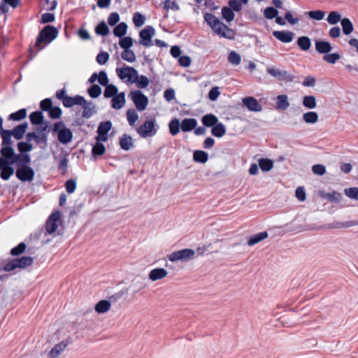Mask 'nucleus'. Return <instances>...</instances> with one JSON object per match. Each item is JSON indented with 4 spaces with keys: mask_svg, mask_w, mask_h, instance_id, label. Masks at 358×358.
<instances>
[{
    "mask_svg": "<svg viewBox=\"0 0 358 358\" xmlns=\"http://www.w3.org/2000/svg\"><path fill=\"white\" fill-rule=\"evenodd\" d=\"M127 25L124 22L120 23L115 27L113 33L116 36L121 37L126 34Z\"/></svg>",
    "mask_w": 358,
    "mask_h": 358,
    "instance_id": "c03bdc74",
    "label": "nucleus"
},
{
    "mask_svg": "<svg viewBox=\"0 0 358 358\" xmlns=\"http://www.w3.org/2000/svg\"><path fill=\"white\" fill-rule=\"evenodd\" d=\"M341 55L338 53L326 54L323 57L324 61L329 64H335L338 59H341Z\"/></svg>",
    "mask_w": 358,
    "mask_h": 358,
    "instance_id": "de8ad7c7",
    "label": "nucleus"
},
{
    "mask_svg": "<svg viewBox=\"0 0 358 358\" xmlns=\"http://www.w3.org/2000/svg\"><path fill=\"white\" fill-rule=\"evenodd\" d=\"M95 31L97 34L101 36H106L109 32L108 27L105 22L99 23L96 27Z\"/></svg>",
    "mask_w": 358,
    "mask_h": 358,
    "instance_id": "09e8293b",
    "label": "nucleus"
},
{
    "mask_svg": "<svg viewBox=\"0 0 358 358\" xmlns=\"http://www.w3.org/2000/svg\"><path fill=\"white\" fill-rule=\"evenodd\" d=\"M273 35L276 38L284 43H289L293 39V34L289 31H274L273 32Z\"/></svg>",
    "mask_w": 358,
    "mask_h": 358,
    "instance_id": "4be33fe9",
    "label": "nucleus"
},
{
    "mask_svg": "<svg viewBox=\"0 0 358 358\" xmlns=\"http://www.w3.org/2000/svg\"><path fill=\"white\" fill-rule=\"evenodd\" d=\"M302 104L307 109H309V110L314 109L317 106L316 99L313 95L305 96L303 97Z\"/></svg>",
    "mask_w": 358,
    "mask_h": 358,
    "instance_id": "cd10ccee",
    "label": "nucleus"
},
{
    "mask_svg": "<svg viewBox=\"0 0 358 358\" xmlns=\"http://www.w3.org/2000/svg\"><path fill=\"white\" fill-rule=\"evenodd\" d=\"M204 20L216 34L229 39L234 38V31L222 23L214 15L211 13H206L204 15Z\"/></svg>",
    "mask_w": 358,
    "mask_h": 358,
    "instance_id": "f257e3e1",
    "label": "nucleus"
},
{
    "mask_svg": "<svg viewBox=\"0 0 358 358\" xmlns=\"http://www.w3.org/2000/svg\"><path fill=\"white\" fill-rule=\"evenodd\" d=\"M120 147L125 150H128L132 146V138L131 136L124 134L120 140Z\"/></svg>",
    "mask_w": 358,
    "mask_h": 358,
    "instance_id": "4c0bfd02",
    "label": "nucleus"
},
{
    "mask_svg": "<svg viewBox=\"0 0 358 358\" xmlns=\"http://www.w3.org/2000/svg\"><path fill=\"white\" fill-rule=\"evenodd\" d=\"M61 114V109L58 107H51L49 110V115L52 119L59 118Z\"/></svg>",
    "mask_w": 358,
    "mask_h": 358,
    "instance_id": "774afa93",
    "label": "nucleus"
},
{
    "mask_svg": "<svg viewBox=\"0 0 358 358\" xmlns=\"http://www.w3.org/2000/svg\"><path fill=\"white\" fill-rule=\"evenodd\" d=\"M259 165L263 171H268L273 167V162L269 159H260L259 160Z\"/></svg>",
    "mask_w": 358,
    "mask_h": 358,
    "instance_id": "58836bf2",
    "label": "nucleus"
},
{
    "mask_svg": "<svg viewBox=\"0 0 358 358\" xmlns=\"http://www.w3.org/2000/svg\"><path fill=\"white\" fill-rule=\"evenodd\" d=\"M204 20L216 34L229 39L234 38V31L222 23L214 15L211 13H206L204 15Z\"/></svg>",
    "mask_w": 358,
    "mask_h": 358,
    "instance_id": "f03ea898",
    "label": "nucleus"
},
{
    "mask_svg": "<svg viewBox=\"0 0 358 358\" xmlns=\"http://www.w3.org/2000/svg\"><path fill=\"white\" fill-rule=\"evenodd\" d=\"M1 157H0V168L5 164H14L20 158L19 155H16L14 149L12 147H1Z\"/></svg>",
    "mask_w": 358,
    "mask_h": 358,
    "instance_id": "39448f33",
    "label": "nucleus"
},
{
    "mask_svg": "<svg viewBox=\"0 0 358 358\" xmlns=\"http://www.w3.org/2000/svg\"><path fill=\"white\" fill-rule=\"evenodd\" d=\"M111 302L108 300H101L94 306L95 311L99 314H105L111 308Z\"/></svg>",
    "mask_w": 358,
    "mask_h": 358,
    "instance_id": "aec40b11",
    "label": "nucleus"
},
{
    "mask_svg": "<svg viewBox=\"0 0 358 358\" xmlns=\"http://www.w3.org/2000/svg\"><path fill=\"white\" fill-rule=\"evenodd\" d=\"M267 72L273 77L280 80L290 82L293 80L294 76L286 71L280 70L274 67L267 68Z\"/></svg>",
    "mask_w": 358,
    "mask_h": 358,
    "instance_id": "4468645a",
    "label": "nucleus"
},
{
    "mask_svg": "<svg viewBox=\"0 0 358 358\" xmlns=\"http://www.w3.org/2000/svg\"><path fill=\"white\" fill-rule=\"evenodd\" d=\"M315 49L320 54H327L331 51V45L325 41H316Z\"/></svg>",
    "mask_w": 358,
    "mask_h": 358,
    "instance_id": "412c9836",
    "label": "nucleus"
},
{
    "mask_svg": "<svg viewBox=\"0 0 358 358\" xmlns=\"http://www.w3.org/2000/svg\"><path fill=\"white\" fill-rule=\"evenodd\" d=\"M307 14L310 18L316 20H322L325 15V13L322 10H312L308 12Z\"/></svg>",
    "mask_w": 358,
    "mask_h": 358,
    "instance_id": "4d7b16f0",
    "label": "nucleus"
},
{
    "mask_svg": "<svg viewBox=\"0 0 358 358\" xmlns=\"http://www.w3.org/2000/svg\"><path fill=\"white\" fill-rule=\"evenodd\" d=\"M222 17L227 22H231L234 18V13L232 10L228 7H224L222 9Z\"/></svg>",
    "mask_w": 358,
    "mask_h": 358,
    "instance_id": "8fccbe9b",
    "label": "nucleus"
},
{
    "mask_svg": "<svg viewBox=\"0 0 358 358\" xmlns=\"http://www.w3.org/2000/svg\"><path fill=\"white\" fill-rule=\"evenodd\" d=\"M26 245L24 243H20L17 247L13 248L10 251L12 255L17 256L24 252Z\"/></svg>",
    "mask_w": 358,
    "mask_h": 358,
    "instance_id": "0e129e2a",
    "label": "nucleus"
},
{
    "mask_svg": "<svg viewBox=\"0 0 358 358\" xmlns=\"http://www.w3.org/2000/svg\"><path fill=\"white\" fill-rule=\"evenodd\" d=\"M196 252L192 249H182L172 252L168 256L169 261L175 262L177 261L187 262L195 258Z\"/></svg>",
    "mask_w": 358,
    "mask_h": 358,
    "instance_id": "20e7f679",
    "label": "nucleus"
},
{
    "mask_svg": "<svg viewBox=\"0 0 358 358\" xmlns=\"http://www.w3.org/2000/svg\"><path fill=\"white\" fill-rule=\"evenodd\" d=\"M112 107L115 109H120L125 103V94L124 92L119 93L112 99Z\"/></svg>",
    "mask_w": 358,
    "mask_h": 358,
    "instance_id": "5701e85b",
    "label": "nucleus"
},
{
    "mask_svg": "<svg viewBox=\"0 0 358 358\" xmlns=\"http://www.w3.org/2000/svg\"><path fill=\"white\" fill-rule=\"evenodd\" d=\"M197 124V122L194 118H185L180 123V128L182 131L187 132L194 129Z\"/></svg>",
    "mask_w": 358,
    "mask_h": 358,
    "instance_id": "b1692460",
    "label": "nucleus"
},
{
    "mask_svg": "<svg viewBox=\"0 0 358 358\" xmlns=\"http://www.w3.org/2000/svg\"><path fill=\"white\" fill-rule=\"evenodd\" d=\"M297 45L304 51H307L311 46V41L308 36H300L297 39Z\"/></svg>",
    "mask_w": 358,
    "mask_h": 358,
    "instance_id": "c756f323",
    "label": "nucleus"
},
{
    "mask_svg": "<svg viewBox=\"0 0 358 358\" xmlns=\"http://www.w3.org/2000/svg\"><path fill=\"white\" fill-rule=\"evenodd\" d=\"M290 106L288 96L286 94L278 95L276 98L275 108L278 110H285Z\"/></svg>",
    "mask_w": 358,
    "mask_h": 358,
    "instance_id": "6ab92c4d",
    "label": "nucleus"
},
{
    "mask_svg": "<svg viewBox=\"0 0 358 358\" xmlns=\"http://www.w3.org/2000/svg\"><path fill=\"white\" fill-rule=\"evenodd\" d=\"M122 57L124 60L129 62H133L136 60V55L131 50H124L122 53Z\"/></svg>",
    "mask_w": 358,
    "mask_h": 358,
    "instance_id": "3c124183",
    "label": "nucleus"
},
{
    "mask_svg": "<svg viewBox=\"0 0 358 358\" xmlns=\"http://www.w3.org/2000/svg\"><path fill=\"white\" fill-rule=\"evenodd\" d=\"M43 115L41 112H34L30 115V120L33 124H40L43 122Z\"/></svg>",
    "mask_w": 358,
    "mask_h": 358,
    "instance_id": "603ef678",
    "label": "nucleus"
},
{
    "mask_svg": "<svg viewBox=\"0 0 358 358\" xmlns=\"http://www.w3.org/2000/svg\"><path fill=\"white\" fill-rule=\"evenodd\" d=\"M145 17L139 13H135L133 16V21L134 24L139 27L145 23Z\"/></svg>",
    "mask_w": 358,
    "mask_h": 358,
    "instance_id": "680f3d73",
    "label": "nucleus"
},
{
    "mask_svg": "<svg viewBox=\"0 0 358 358\" xmlns=\"http://www.w3.org/2000/svg\"><path fill=\"white\" fill-rule=\"evenodd\" d=\"M12 165L13 164H5V165L1 166L0 171H1V178L2 179L7 180L14 173V169L12 168Z\"/></svg>",
    "mask_w": 358,
    "mask_h": 358,
    "instance_id": "c85d7f7f",
    "label": "nucleus"
},
{
    "mask_svg": "<svg viewBox=\"0 0 358 358\" xmlns=\"http://www.w3.org/2000/svg\"><path fill=\"white\" fill-rule=\"evenodd\" d=\"M248 0H230L229 2V5L236 11H239L242 8V4H247Z\"/></svg>",
    "mask_w": 358,
    "mask_h": 358,
    "instance_id": "79ce46f5",
    "label": "nucleus"
},
{
    "mask_svg": "<svg viewBox=\"0 0 358 358\" xmlns=\"http://www.w3.org/2000/svg\"><path fill=\"white\" fill-rule=\"evenodd\" d=\"M243 103L248 109L253 112H260L262 110V106L257 100L252 96H248L243 99Z\"/></svg>",
    "mask_w": 358,
    "mask_h": 358,
    "instance_id": "f3484780",
    "label": "nucleus"
},
{
    "mask_svg": "<svg viewBox=\"0 0 358 358\" xmlns=\"http://www.w3.org/2000/svg\"><path fill=\"white\" fill-rule=\"evenodd\" d=\"M13 260L16 268H25L33 264V258L31 257H22Z\"/></svg>",
    "mask_w": 358,
    "mask_h": 358,
    "instance_id": "393cba45",
    "label": "nucleus"
},
{
    "mask_svg": "<svg viewBox=\"0 0 358 358\" xmlns=\"http://www.w3.org/2000/svg\"><path fill=\"white\" fill-rule=\"evenodd\" d=\"M201 121L202 123L206 127H213L217 123L218 119L215 115L213 114H208L204 115L202 117Z\"/></svg>",
    "mask_w": 358,
    "mask_h": 358,
    "instance_id": "473e14b6",
    "label": "nucleus"
},
{
    "mask_svg": "<svg viewBox=\"0 0 358 358\" xmlns=\"http://www.w3.org/2000/svg\"><path fill=\"white\" fill-rule=\"evenodd\" d=\"M27 115L26 109H20L18 111L11 113L9 116L10 120H20L24 119Z\"/></svg>",
    "mask_w": 358,
    "mask_h": 358,
    "instance_id": "5fc2aeb1",
    "label": "nucleus"
},
{
    "mask_svg": "<svg viewBox=\"0 0 358 358\" xmlns=\"http://www.w3.org/2000/svg\"><path fill=\"white\" fill-rule=\"evenodd\" d=\"M313 173L319 176H323L326 173V168L322 164H315L312 167Z\"/></svg>",
    "mask_w": 358,
    "mask_h": 358,
    "instance_id": "69168bd1",
    "label": "nucleus"
},
{
    "mask_svg": "<svg viewBox=\"0 0 358 358\" xmlns=\"http://www.w3.org/2000/svg\"><path fill=\"white\" fill-rule=\"evenodd\" d=\"M57 30L55 27L50 26L45 27L38 37L36 46L39 47L40 50H41L43 47H41V44L43 42L53 41L57 37Z\"/></svg>",
    "mask_w": 358,
    "mask_h": 358,
    "instance_id": "0eeeda50",
    "label": "nucleus"
},
{
    "mask_svg": "<svg viewBox=\"0 0 358 358\" xmlns=\"http://www.w3.org/2000/svg\"><path fill=\"white\" fill-rule=\"evenodd\" d=\"M17 178L22 182H31L34 177V171L27 165L20 166L16 171Z\"/></svg>",
    "mask_w": 358,
    "mask_h": 358,
    "instance_id": "9b49d317",
    "label": "nucleus"
},
{
    "mask_svg": "<svg viewBox=\"0 0 358 358\" xmlns=\"http://www.w3.org/2000/svg\"><path fill=\"white\" fill-rule=\"evenodd\" d=\"M211 133L216 137H222L226 134V128L222 123H217L213 126L211 129Z\"/></svg>",
    "mask_w": 358,
    "mask_h": 358,
    "instance_id": "7c9ffc66",
    "label": "nucleus"
},
{
    "mask_svg": "<svg viewBox=\"0 0 358 358\" xmlns=\"http://www.w3.org/2000/svg\"><path fill=\"white\" fill-rule=\"evenodd\" d=\"M168 271L163 268L152 269L148 273V278L152 282L162 280L168 275Z\"/></svg>",
    "mask_w": 358,
    "mask_h": 358,
    "instance_id": "dca6fc26",
    "label": "nucleus"
},
{
    "mask_svg": "<svg viewBox=\"0 0 358 358\" xmlns=\"http://www.w3.org/2000/svg\"><path fill=\"white\" fill-rule=\"evenodd\" d=\"M228 60L233 65H238L241 62V56L235 51H232L229 55Z\"/></svg>",
    "mask_w": 358,
    "mask_h": 358,
    "instance_id": "13d9d810",
    "label": "nucleus"
},
{
    "mask_svg": "<svg viewBox=\"0 0 358 358\" xmlns=\"http://www.w3.org/2000/svg\"><path fill=\"white\" fill-rule=\"evenodd\" d=\"M27 127V124L18 125L17 127H15L13 130L11 131V134L16 139H21L23 137L24 134L25 133Z\"/></svg>",
    "mask_w": 358,
    "mask_h": 358,
    "instance_id": "2f4dec72",
    "label": "nucleus"
},
{
    "mask_svg": "<svg viewBox=\"0 0 358 358\" xmlns=\"http://www.w3.org/2000/svg\"><path fill=\"white\" fill-rule=\"evenodd\" d=\"M109 59V54L106 52L99 53L96 57V62L99 64H105Z\"/></svg>",
    "mask_w": 358,
    "mask_h": 358,
    "instance_id": "338daca9",
    "label": "nucleus"
},
{
    "mask_svg": "<svg viewBox=\"0 0 358 358\" xmlns=\"http://www.w3.org/2000/svg\"><path fill=\"white\" fill-rule=\"evenodd\" d=\"M138 133L143 138H147L148 136L155 135L157 133L155 121L152 120L145 121L143 124L138 127Z\"/></svg>",
    "mask_w": 358,
    "mask_h": 358,
    "instance_id": "9d476101",
    "label": "nucleus"
},
{
    "mask_svg": "<svg viewBox=\"0 0 358 358\" xmlns=\"http://www.w3.org/2000/svg\"><path fill=\"white\" fill-rule=\"evenodd\" d=\"M149 83L150 81L146 76H138V73H137L136 79L134 83H136L138 87L145 88L148 86Z\"/></svg>",
    "mask_w": 358,
    "mask_h": 358,
    "instance_id": "ea45409f",
    "label": "nucleus"
},
{
    "mask_svg": "<svg viewBox=\"0 0 358 358\" xmlns=\"http://www.w3.org/2000/svg\"><path fill=\"white\" fill-rule=\"evenodd\" d=\"M344 193L350 199L358 201V187L345 188Z\"/></svg>",
    "mask_w": 358,
    "mask_h": 358,
    "instance_id": "a18cd8bd",
    "label": "nucleus"
},
{
    "mask_svg": "<svg viewBox=\"0 0 358 358\" xmlns=\"http://www.w3.org/2000/svg\"><path fill=\"white\" fill-rule=\"evenodd\" d=\"M341 15L336 11H332L329 13L328 17H327V22L331 24H336L339 21L341 22Z\"/></svg>",
    "mask_w": 358,
    "mask_h": 358,
    "instance_id": "37998d69",
    "label": "nucleus"
},
{
    "mask_svg": "<svg viewBox=\"0 0 358 358\" xmlns=\"http://www.w3.org/2000/svg\"><path fill=\"white\" fill-rule=\"evenodd\" d=\"M88 93L91 97L96 98L101 94V88L98 85H94L88 90Z\"/></svg>",
    "mask_w": 358,
    "mask_h": 358,
    "instance_id": "052dcab7",
    "label": "nucleus"
},
{
    "mask_svg": "<svg viewBox=\"0 0 358 358\" xmlns=\"http://www.w3.org/2000/svg\"><path fill=\"white\" fill-rule=\"evenodd\" d=\"M264 14L266 18L271 20L278 15V11L273 7H268L264 10Z\"/></svg>",
    "mask_w": 358,
    "mask_h": 358,
    "instance_id": "bf43d9fd",
    "label": "nucleus"
},
{
    "mask_svg": "<svg viewBox=\"0 0 358 358\" xmlns=\"http://www.w3.org/2000/svg\"><path fill=\"white\" fill-rule=\"evenodd\" d=\"M341 25L343 32L345 35H349L353 31V24L348 18H343L341 20Z\"/></svg>",
    "mask_w": 358,
    "mask_h": 358,
    "instance_id": "f704fd0d",
    "label": "nucleus"
},
{
    "mask_svg": "<svg viewBox=\"0 0 358 358\" xmlns=\"http://www.w3.org/2000/svg\"><path fill=\"white\" fill-rule=\"evenodd\" d=\"M111 127L112 124L110 121L101 122L97 129L98 136L96 140L99 141H107L108 138V132L111 129Z\"/></svg>",
    "mask_w": 358,
    "mask_h": 358,
    "instance_id": "2eb2a0df",
    "label": "nucleus"
},
{
    "mask_svg": "<svg viewBox=\"0 0 358 358\" xmlns=\"http://www.w3.org/2000/svg\"><path fill=\"white\" fill-rule=\"evenodd\" d=\"M119 44L122 48L127 50L132 45L133 40L131 37H124L120 41Z\"/></svg>",
    "mask_w": 358,
    "mask_h": 358,
    "instance_id": "e2e57ef3",
    "label": "nucleus"
},
{
    "mask_svg": "<svg viewBox=\"0 0 358 358\" xmlns=\"http://www.w3.org/2000/svg\"><path fill=\"white\" fill-rule=\"evenodd\" d=\"M155 34V30L152 27H145V29L140 32V43L145 47L151 46L152 45V38L154 36Z\"/></svg>",
    "mask_w": 358,
    "mask_h": 358,
    "instance_id": "f8f14e48",
    "label": "nucleus"
},
{
    "mask_svg": "<svg viewBox=\"0 0 358 358\" xmlns=\"http://www.w3.org/2000/svg\"><path fill=\"white\" fill-rule=\"evenodd\" d=\"M101 142L102 141H99L96 140V143L95 145H94L92 149V152L94 155H101L104 154L106 148Z\"/></svg>",
    "mask_w": 358,
    "mask_h": 358,
    "instance_id": "864d4df0",
    "label": "nucleus"
},
{
    "mask_svg": "<svg viewBox=\"0 0 358 358\" xmlns=\"http://www.w3.org/2000/svg\"><path fill=\"white\" fill-rule=\"evenodd\" d=\"M84 108L83 116L85 117H90L94 112V106L92 103H89L86 101V103L83 106Z\"/></svg>",
    "mask_w": 358,
    "mask_h": 358,
    "instance_id": "a19ab883",
    "label": "nucleus"
},
{
    "mask_svg": "<svg viewBox=\"0 0 358 358\" xmlns=\"http://www.w3.org/2000/svg\"><path fill=\"white\" fill-rule=\"evenodd\" d=\"M116 73L121 80L129 83H133L136 81L138 71L133 67L125 66L117 68Z\"/></svg>",
    "mask_w": 358,
    "mask_h": 358,
    "instance_id": "1a4fd4ad",
    "label": "nucleus"
},
{
    "mask_svg": "<svg viewBox=\"0 0 358 358\" xmlns=\"http://www.w3.org/2000/svg\"><path fill=\"white\" fill-rule=\"evenodd\" d=\"M127 120L130 125H134L138 120V115L134 109H129L127 112Z\"/></svg>",
    "mask_w": 358,
    "mask_h": 358,
    "instance_id": "6e6d98bb",
    "label": "nucleus"
},
{
    "mask_svg": "<svg viewBox=\"0 0 358 358\" xmlns=\"http://www.w3.org/2000/svg\"><path fill=\"white\" fill-rule=\"evenodd\" d=\"M2 137V147H11L10 145L12 143L11 141V131L2 129V132L1 133Z\"/></svg>",
    "mask_w": 358,
    "mask_h": 358,
    "instance_id": "72a5a7b5",
    "label": "nucleus"
},
{
    "mask_svg": "<svg viewBox=\"0 0 358 358\" xmlns=\"http://www.w3.org/2000/svg\"><path fill=\"white\" fill-rule=\"evenodd\" d=\"M268 234L266 231L260 232L257 234L252 236H251L248 241V245L249 246H252L264 240L267 238Z\"/></svg>",
    "mask_w": 358,
    "mask_h": 358,
    "instance_id": "bb28decb",
    "label": "nucleus"
},
{
    "mask_svg": "<svg viewBox=\"0 0 358 358\" xmlns=\"http://www.w3.org/2000/svg\"><path fill=\"white\" fill-rule=\"evenodd\" d=\"M193 159L196 162L205 163L208 159V155L204 151L196 150L193 154Z\"/></svg>",
    "mask_w": 358,
    "mask_h": 358,
    "instance_id": "c9c22d12",
    "label": "nucleus"
},
{
    "mask_svg": "<svg viewBox=\"0 0 358 358\" xmlns=\"http://www.w3.org/2000/svg\"><path fill=\"white\" fill-rule=\"evenodd\" d=\"M302 119L306 124H315L319 120V115L316 112L308 111L303 114Z\"/></svg>",
    "mask_w": 358,
    "mask_h": 358,
    "instance_id": "a878e982",
    "label": "nucleus"
},
{
    "mask_svg": "<svg viewBox=\"0 0 358 358\" xmlns=\"http://www.w3.org/2000/svg\"><path fill=\"white\" fill-rule=\"evenodd\" d=\"M129 97L133 101L136 109L143 111L146 109L148 104V99L141 91H132L129 94Z\"/></svg>",
    "mask_w": 358,
    "mask_h": 358,
    "instance_id": "6e6552de",
    "label": "nucleus"
},
{
    "mask_svg": "<svg viewBox=\"0 0 358 358\" xmlns=\"http://www.w3.org/2000/svg\"><path fill=\"white\" fill-rule=\"evenodd\" d=\"M71 343L69 338H65L54 345L48 352L47 358H62L66 348Z\"/></svg>",
    "mask_w": 358,
    "mask_h": 358,
    "instance_id": "423d86ee",
    "label": "nucleus"
},
{
    "mask_svg": "<svg viewBox=\"0 0 358 358\" xmlns=\"http://www.w3.org/2000/svg\"><path fill=\"white\" fill-rule=\"evenodd\" d=\"M106 89L104 91L105 97H113L117 94V88L113 85H107L105 86Z\"/></svg>",
    "mask_w": 358,
    "mask_h": 358,
    "instance_id": "49530a36",
    "label": "nucleus"
},
{
    "mask_svg": "<svg viewBox=\"0 0 358 358\" xmlns=\"http://www.w3.org/2000/svg\"><path fill=\"white\" fill-rule=\"evenodd\" d=\"M319 195L323 199H325L331 202L338 203L342 199V195L339 192L332 191L331 192H326L324 191H320Z\"/></svg>",
    "mask_w": 358,
    "mask_h": 358,
    "instance_id": "a211bd4d",
    "label": "nucleus"
},
{
    "mask_svg": "<svg viewBox=\"0 0 358 358\" xmlns=\"http://www.w3.org/2000/svg\"><path fill=\"white\" fill-rule=\"evenodd\" d=\"M52 131L57 134L59 141L63 144L69 143L73 138L72 131L62 122L55 123Z\"/></svg>",
    "mask_w": 358,
    "mask_h": 358,
    "instance_id": "7ed1b4c3",
    "label": "nucleus"
},
{
    "mask_svg": "<svg viewBox=\"0 0 358 358\" xmlns=\"http://www.w3.org/2000/svg\"><path fill=\"white\" fill-rule=\"evenodd\" d=\"M170 133L175 136L178 134L180 128V120L177 118L173 119L169 124Z\"/></svg>",
    "mask_w": 358,
    "mask_h": 358,
    "instance_id": "e433bc0d",
    "label": "nucleus"
},
{
    "mask_svg": "<svg viewBox=\"0 0 358 358\" xmlns=\"http://www.w3.org/2000/svg\"><path fill=\"white\" fill-rule=\"evenodd\" d=\"M61 214L59 211L53 213L48 218L46 222V231L51 234L56 231L58 228Z\"/></svg>",
    "mask_w": 358,
    "mask_h": 358,
    "instance_id": "ddd939ff",
    "label": "nucleus"
}]
</instances>
